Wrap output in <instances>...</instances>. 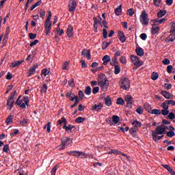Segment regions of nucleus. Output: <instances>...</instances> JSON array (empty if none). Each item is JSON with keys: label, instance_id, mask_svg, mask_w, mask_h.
<instances>
[{"label": "nucleus", "instance_id": "1", "mask_svg": "<svg viewBox=\"0 0 175 175\" xmlns=\"http://www.w3.org/2000/svg\"><path fill=\"white\" fill-rule=\"evenodd\" d=\"M165 133H166V127L163 125H159L157 126L155 131H152V137L156 143H158L163 137V135L159 136L158 135H164Z\"/></svg>", "mask_w": 175, "mask_h": 175}, {"label": "nucleus", "instance_id": "2", "mask_svg": "<svg viewBox=\"0 0 175 175\" xmlns=\"http://www.w3.org/2000/svg\"><path fill=\"white\" fill-rule=\"evenodd\" d=\"M98 81V85H100L102 88H107V87H109V83H107V78L104 74H101L99 75Z\"/></svg>", "mask_w": 175, "mask_h": 175}, {"label": "nucleus", "instance_id": "3", "mask_svg": "<svg viewBox=\"0 0 175 175\" xmlns=\"http://www.w3.org/2000/svg\"><path fill=\"white\" fill-rule=\"evenodd\" d=\"M139 21L142 24V25H148V14L146 12V10H143L139 17Z\"/></svg>", "mask_w": 175, "mask_h": 175}, {"label": "nucleus", "instance_id": "4", "mask_svg": "<svg viewBox=\"0 0 175 175\" xmlns=\"http://www.w3.org/2000/svg\"><path fill=\"white\" fill-rule=\"evenodd\" d=\"M131 87V82L129 81V79L125 77L122 80V83L120 84V88L122 90H125L128 91Z\"/></svg>", "mask_w": 175, "mask_h": 175}, {"label": "nucleus", "instance_id": "5", "mask_svg": "<svg viewBox=\"0 0 175 175\" xmlns=\"http://www.w3.org/2000/svg\"><path fill=\"white\" fill-rule=\"evenodd\" d=\"M67 154L72 157H77V158H79V157H80L81 158H85L87 157V154H85V153L77 150L67 152Z\"/></svg>", "mask_w": 175, "mask_h": 175}, {"label": "nucleus", "instance_id": "6", "mask_svg": "<svg viewBox=\"0 0 175 175\" xmlns=\"http://www.w3.org/2000/svg\"><path fill=\"white\" fill-rule=\"evenodd\" d=\"M76 6H77V2H76V0H70L68 3V9L70 13H75V10H76Z\"/></svg>", "mask_w": 175, "mask_h": 175}, {"label": "nucleus", "instance_id": "7", "mask_svg": "<svg viewBox=\"0 0 175 175\" xmlns=\"http://www.w3.org/2000/svg\"><path fill=\"white\" fill-rule=\"evenodd\" d=\"M51 21H45V33L47 36H50V32H51V25H52Z\"/></svg>", "mask_w": 175, "mask_h": 175}, {"label": "nucleus", "instance_id": "8", "mask_svg": "<svg viewBox=\"0 0 175 175\" xmlns=\"http://www.w3.org/2000/svg\"><path fill=\"white\" fill-rule=\"evenodd\" d=\"M131 59L132 61V63L135 66H137V68L142 66L143 64H140V59L137 56L131 55Z\"/></svg>", "mask_w": 175, "mask_h": 175}, {"label": "nucleus", "instance_id": "9", "mask_svg": "<svg viewBox=\"0 0 175 175\" xmlns=\"http://www.w3.org/2000/svg\"><path fill=\"white\" fill-rule=\"evenodd\" d=\"M16 106H20L21 109H25L27 107L25 106V103H23V100H21V96H19L15 102Z\"/></svg>", "mask_w": 175, "mask_h": 175}, {"label": "nucleus", "instance_id": "10", "mask_svg": "<svg viewBox=\"0 0 175 175\" xmlns=\"http://www.w3.org/2000/svg\"><path fill=\"white\" fill-rule=\"evenodd\" d=\"M39 66L38 64H33L31 68H29L27 77H31L32 75L36 73V69Z\"/></svg>", "mask_w": 175, "mask_h": 175}, {"label": "nucleus", "instance_id": "11", "mask_svg": "<svg viewBox=\"0 0 175 175\" xmlns=\"http://www.w3.org/2000/svg\"><path fill=\"white\" fill-rule=\"evenodd\" d=\"M124 99L127 103V107H130V106H132V105H133V98L132 97V96L127 95L124 97Z\"/></svg>", "mask_w": 175, "mask_h": 175}, {"label": "nucleus", "instance_id": "12", "mask_svg": "<svg viewBox=\"0 0 175 175\" xmlns=\"http://www.w3.org/2000/svg\"><path fill=\"white\" fill-rule=\"evenodd\" d=\"M72 142H73V139L68 137H64L62 139V143L64 146H69Z\"/></svg>", "mask_w": 175, "mask_h": 175}, {"label": "nucleus", "instance_id": "13", "mask_svg": "<svg viewBox=\"0 0 175 175\" xmlns=\"http://www.w3.org/2000/svg\"><path fill=\"white\" fill-rule=\"evenodd\" d=\"M118 37L122 43H124V42L126 41V37H125V34L122 32V31H119L118 32Z\"/></svg>", "mask_w": 175, "mask_h": 175}, {"label": "nucleus", "instance_id": "14", "mask_svg": "<svg viewBox=\"0 0 175 175\" xmlns=\"http://www.w3.org/2000/svg\"><path fill=\"white\" fill-rule=\"evenodd\" d=\"M81 55H84L86 57L87 59L90 61V59H91V50L83 49L81 53Z\"/></svg>", "mask_w": 175, "mask_h": 175}, {"label": "nucleus", "instance_id": "15", "mask_svg": "<svg viewBox=\"0 0 175 175\" xmlns=\"http://www.w3.org/2000/svg\"><path fill=\"white\" fill-rule=\"evenodd\" d=\"M163 167H164L165 169H166V170H167L168 173H170V174L171 175H175V172L174 170H173V168H172V167H170V165L167 164H163L162 165Z\"/></svg>", "mask_w": 175, "mask_h": 175}, {"label": "nucleus", "instance_id": "16", "mask_svg": "<svg viewBox=\"0 0 175 175\" xmlns=\"http://www.w3.org/2000/svg\"><path fill=\"white\" fill-rule=\"evenodd\" d=\"M161 94L165 99H173V94L169 93L167 91H161Z\"/></svg>", "mask_w": 175, "mask_h": 175}, {"label": "nucleus", "instance_id": "17", "mask_svg": "<svg viewBox=\"0 0 175 175\" xmlns=\"http://www.w3.org/2000/svg\"><path fill=\"white\" fill-rule=\"evenodd\" d=\"M102 109H103V105L101 103L98 105L95 104L92 107V110H94L95 111H99V110H102Z\"/></svg>", "mask_w": 175, "mask_h": 175}, {"label": "nucleus", "instance_id": "18", "mask_svg": "<svg viewBox=\"0 0 175 175\" xmlns=\"http://www.w3.org/2000/svg\"><path fill=\"white\" fill-rule=\"evenodd\" d=\"M75 126L72 124H68V126H63V129H65L67 133H70L72 132V129H74Z\"/></svg>", "mask_w": 175, "mask_h": 175}, {"label": "nucleus", "instance_id": "19", "mask_svg": "<svg viewBox=\"0 0 175 175\" xmlns=\"http://www.w3.org/2000/svg\"><path fill=\"white\" fill-rule=\"evenodd\" d=\"M104 100L106 106L110 107L111 105H113V101H111L110 96H107L106 98H105Z\"/></svg>", "mask_w": 175, "mask_h": 175}, {"label": "nucleus", "instance_id": "20", "mask_svg": "<svg viewBox=\"0 0 175 175\" xmlns=\"http://www.w3.org/2000/svg\"><path fill=\"white\" fill-rule=\"evenodd\" d=\"M175 40V34H170L168 37H167L165 40L166 43H170V42H174Z\"/></svg>", "mask_w": 175, "mask_h": 175}, {"label": "nucleus", "instance_id": "21", "mask_svg": "<svg viewBox=\"0 0 175 175\" xmlns=\"http://www.w3.org/2000/svg\"><path fill=\"white\" fill-rule=\"evenodd\" d=\"M102 59L103 61V65H107V63L111 61V58H110L109 55H105Z\"/></svg>", "mask_w": 175, "mask_h": 175}, {"label": "nucleus", "instance_id": "22", "mask_svg": "<svg viewBox=\"0 0 175 175\" xmlns=\"http://www.w3.org/2000/svg\"><path fill=\"white\" fill-rule=\"evenodd\" d=\"M67 36H68V38L73 36V27L72 25L68 26L67 29Z\"/></svg>", "mask_w": 175, "mask_h": 175}, {"label": "nucleus", "instance_id": "23", "mask_svg": "<svg viewBox=\"0 0 175 175\" xmlns=\"http://www.w3.org/2000/svg\"><path fill=\"white\" fill-rule=\"evenodd\" d=\"M135 53L139 57H143V55H144V50L143 49V48H140V47L137 48L135 49Z\"/></svg>", "mask_w": 175, "mask_h": 175}, {"label": "nucleus", "instance_id": "24", "mask_svg": "<svg viewBox=\"0 0 175 175\" xmlns=\"http://www.w3.org/2000/svg\"><path fill=\"white\" fill-rule=\"evenodd\" d=\"M47 75H50V68H44L41 72V77H46Z\"/></svg>", "mask_w": 175, "mask_h": 175}, {"label": "nucleus", "instance_id": "25", "mask_svg": "<svg viewBox=\"0 0 175 175\" xmlns=\"http://www.w3.org/2000/svg\"><path fill=\"white\" fill-rule=\"evenodd\" d=\"M7 106H9L10 110L11 109H13V107L14 106V100H12V98H8L7 100Z\"/></svg>", "mask_w": 175, "mask_h": 175}, {"label": "nucleus", "instance_id": "26", "mask_svg": "<svg viewBox=\"0 0 175 175\" xmlns=\"http://www.w3.org/2000/svg\"><path fill=\"white\" fill-rule=\"evenodd\" d=\"M159 29H161V27H157V26H153L151 29V32H152V35H157V33H158V32H159Z\"/></svg>", "mask_w": 175, "mask_h": 175}, {"label": "nucleus", "instance_id": "27", "mask_svg": "<svg viewBox=\"0 0 175 175\" xmlns=\"http://www.w3.org/2000/svg\"><path fill=\"white\" fill-rule=\"evenodd\" d=\"M120 122V117L117 115H114L112 116V122L113 125H116Z\"/></svg>", "mask_w": 175, "mask_h": 175}, {"label": "nucleus", "instance_id": "28", "mask_svg": "<svg viewBox=\"0 0 175 175\" xmlns=\"http://www.w3.org/2000/svg\"><path fill=\"white\" fill-rule=\"evenodd\" d=\"M24 62V60L14 61L12 63V68H16V66H20Z\"/></svg>", "mask_w": 175, "mask_h": 175}, {"label": "nucleus", "instance_id": "29", "mask_svg": "<svg viewBox=\"0 0 175 175\" xmlns=\"http://www.w3.org/2000/svg\"><path fill=\"white\" fill-rule=\"evenodd\" d=\"M169 105H170L169 100H167L161 104V107H163L164 110H169Z\"/></svg>", "mask_w": 175, "mask_h": 175}, {"label": "nucleus", "instance_id": "30", "mask_svg": "<svg viewBox=\"0 0 175 175\" xmlns=\"http://www.w3.org/2000/svg\"><path fill=\"white\" fill-rule=\"evenodd\" d=\"M132 125H133V126L135 128H137V129H139V128H142V122L137 121V120H135L132 122Z\"/></svg>", "mask_w": 175, "mask_h": 175}, {"label": "nucleus", "instance_id": "31", "mask_svg": "<svg viewBox=\"0 0 175 175\" xmlns=\"http://www.w3.org/2000/svg\"><path fill=\"white\" fill-rule=\"evenodd\" d=\"M121 12H122V5H120L115 10V14L116 16H120Z\"/></svg>", "mask_w": 175, "mask_h": 175}, {"label": "nucleus", "instance_id": "32", "mask_svg": "<svg viewBox=\"0 0 175 175\" xmlns=\"http://www.w3.org/2000/svg\"><path fill=\"white\" fill-rule=\"evenodd\" d=\"M46 128L47 133H50V132H51V123L50 122L44 126V129H46Z\"/></svg>", "mask_w": 175, "mask_h": 175}, {"label": "nucleus", "instance_id": "33", "mask_svg": "<svg viewBox=\"0 0 175 175\" xmlns=\"http://www.w3.org/2000/svg\"><path fill=\"white\" fill-rule=\"evenodd\" d=\"M166 14V10H161L158 13H157V17L159 18H162L163 16Z\"/></svg>", "mask_w": 175, "mask_h": 175}, {"label": "nucleus", "instance_id": "34", "mask_svg": "<svg viewBox=\"0 0 175 175\" xmlns=\"http://www.w3.org/2000/svg\"><path fill=\"white\" fill-rule=\"evenodd\" d=\"M116 104L117 105H120L121 106L125 105V100H124L123 98H118L116 100Z\"/></svg>", "mask_w": 175, "mask_h": 175}, {"label": "nucleus", "instance_id": "35", "mask_svg": "<svg viewBox=\"0 0 175 175\" xmlns=\"http://www.w3.org/2000/svg\"><path fill=\"white\" fill-rule=\"evenodd\" d=\"M48 88L49 87H47V85H46V83H44L40 90V92H42V94H46L47 92Z\"/></svg>", "mask_w": 175, "mask_h": 175}, {"label": "nucleus", "instance_id": "36", "mask_svg": "<svg viewBox=\"0 0 175 175\" xmlns=\"http://www.w3.org/2000/svg\"><path fill=\"white\" fill-rule=\"evenodd\" d=\"M91 92H92V89L91 88V86H88L85 88V95H91Z\"/></svg>", "mask_w": 175, "mask_h": 175}, {"label": "nucleus", "instance_id": "37", "mask_svg": "<svg viewBox=\"0 0 175 175\" xmlns=\"http://www.w3.org/2000/svg\"><path fill=\"white\" fill-rule=\"evenodd\" d=\"M85 120V118L79 116L77 119H75V122H77V124H81L82 122H84Z\"/></svg>", "mask_w": 175, "mask_h": 175}, {"label": "nucleus", "instance_id": "38", "mask_svg": "<svg viewBox=\"0 0 175 175\" xmlns=\"http://www.w3.org/2000/svg\"><path fill=\"white\" fill-rule=\"evenodd\" d=\"M110 44H111V42H103L102 49L106 50V49H107V47H109Z\"/></svg>", "mask_w": 175, "mask_h": 175}, {"label": "nucleus", "instance_id": "39", "mask_svg": "<svg viewBox=\"0 0 175 175\" xmlns=\"http://www.w3.org/2000/svg\"><path fill=\"white\" fill-rule=\"evenodd\" d=\"M150 23H152V27H157V25H159V21L158 19H152L150 21Z\"/></svg>", "mask_w": 175, "mask_h": 175}, {"label": "nucleus", "instance_id": "40", "mask_svg": "<svg viewBox=\"0 0 175 175\" xmlns=\"http://www.w3.org/2000/svg\"><path fill=\"white\" fill-rule=\"evenodd\" d=\"M118 59V57H113V58H112L111 62H110V65H111V66H114V65H116V64H118V62H117Z\"/></svg>", "mask_w": 175, "mask_h": 175}, {"label": "nucleus", "instance_id": "41", "mask_svg": "<svg viewBox=\"0 0 175 175\" xmlns=\"http://www.w3.org/2000/svg\"><path fill=\"white\" fill-rule=\"evenodd\" d=\"M13 122V116L10 115L8 116V118L5 120V123L7 125H9V124H12Z\"/></svg>", "mask_w": 175, "mask_h": 175}, {"label": "nucleus", "instance_id": "42", "mask_svg": "<svg viewBox=\"0 0 175 175\" xmlns=\"http://www.w3.org/2000/svg\"><path fill=\"white\" fill-rule=\"evenodd\" d=\"M135 111H136V113H137V114L142 115V114H143V112L144 111V109H143V108L142 107V106H139V107H138L136 109Z\"/></svg>", "mask_w": 175, "mask_h": 175}, {"label": "nucleus", "instance_id": "43", "mask_svg": "<svg viewBox=\"0 0 175 175\" xmlns=\"http://www.w3.org/2000/svg\"><path fill=\"white\" fill-rule=\"evenodd\" d=\"M10 150V149L9 148V144H5L3 146V152H6V154H8Z\"/></svg>", "mask_w": 175, "mask_h": 175}, {"label": "nucleus", "instance_id": "44", "mask_svg": "<svg viewBox=\"0 0 175 175\" xmlns=\"http://www.w3.org/2000/svg\"><path fill=\"white\" fill-rule=\"evenodd\" d=\"M120 72H121V67H120V66L118 65H115V70H114L115 75H118Z\"/></svg>", "mask_w": 175, "mask_h": 175}, {"label": "nucleus", "instance_id": "45", "mask_svg": "<svg viewBox=\"0 0 175 175\" xmlns=\"http://www.w3.org/2000/svg\"><path fill=\"white\" fill-rule=\"evenodd\" d=\"M75 98H76V100H75L74 104L70 105L71 109H73L74 107H76V106L77 105L79 102H80V98H79V97H76Z\"/></svg>", "mask_w": 175, "mask_h": 175}, {"label": "nucleus", "instance_id": "46", "mask_svg": "<svg viewBox=\"0 0 175 175\" xmlns=\"http://www.w3.org/2000/svg\"><path fill=\"white\" fill-rule=\"evenodd\" d=\"M162 2V0H153V4L154 6H157V8H159L161 6V3Z\"/></svg>", "mask_w": 175, "mask_h": 175}, {"label": "nucleus", "instance_id": "47", "mask_svg": "<svg viewBox=\"0 0 175 175\" xmlns=\"http://www.w3.org/2000/svg\"><path fill=\"white\" fill-rule=\"evenodd\" d=\"M109 154H115V155H120V154H122V152L117 150H111Z\"/></svg>", "mask_w": 175, "mask_h": 175}, {"label": "nucleus", "instance_id": "48", "mask_svg": "<svg viewBox=\"0 0 175 175\" xmlns=\"http://www.w3.org/2000/svg\"><path fill=\"white\" fill-rule=\"evenodd\" d=\"M151 114H155L156 116H159V114H161V110L154 109L152 110Z\"/></svg>", "mask_w": 175, "mask_h": 175}, {"label": "nucleus", "instance_id": "49", "mask_svg": "<svg viewBox=\"0 0 175 175\" xmlns=\"http://www.w3.org/2000/svg\"><path fill=\"white\" fill-rule=\"evenodd\" d=\"M59 167V165H55L51 170V173L52 174H55V173L57 172V169H58Z\"/></svg>", "mask_w": 175, "mask_h": 175}, {"label": "nucleus", "instance_id": "50", "mask_svg": "<svg viewBox=\"0 0 175 175\" xmlns=\"http://www.w3.org/2000/svg\"><path fill=\"white\" fill-rule=\"evenodd\" d=\"M78 94H79V100H80V99H81V100H83V99H84V92H83V91H81V90H79Z\"/></svg>", "mask_w": 175, "mask_h": 175}, {"label": "nucleus", "instance_id": "51", "mask_svg": "<svg viewBox=\"0 0 175 175\" xmlns=\"http://www.w3.org/2000/svg\"><path fill=\"white\" fill-rule=\"evenodd\" d=\"M29 122V119L23 118V120L21 122V124L23 126L27 125L28 122Z\"/></svg>", "mask_w": 175, "mask_h": 175}, {"label": "nucleus", "instance_id": "52", "mask_svg": "<svg viewBox=\"0 0 175 175\" xmlns=\"http://www.w3.org/2000/svg\"><path fill=\"white\" fill-rule=\"evenodd\" d=\"M53 16V14L51 13V10H48V16L45 21H51V17Z\"/></svg>", "mask_w": 175, "mask_h": 175}, {"label": "nucleus", "instance_id": "53", "mask_svg": "<svg viewBox=\"0 0 175 175\" xmlns=\"http://www.w3.org/2000/svg\"><path fill=\"white\" fill-rule=\"evenodd\" d=\"M17 94V91L14 90L11 96L9 97L10 99H12L14 100L16 99V94Z\"/></svg>", "mask_w": 175, "mask_h": 175}, {"label": "nucleus", "instance_id": "54", "mask_svg": "<svg viewBox=\"0 0 175 175\" xmlns=\"http://www.w3.org/2000/svg\"><path fill=\"white\" fill-rule=\"evenodd\" d=\"M107 124H109V125H114L113 123V119L112 118H107L106 120H105Z\"/></svg>", "mask_w": 175, "mask_h": 175}, {"label": "nucleus", "instance_id": "55", "mask_svg": "<svg viewBox=\"0 0 175 175\" xmlns=\"http://www.w3.org/2000/svg\"><path fill=\"white\" fill-rule=\"evenodd\" d=\"M68 65L69 62H65V63L63 64L62 69L64 70H68L69 69V68H68Z\"/></svg>", "mask_w": 175, "mask_h": 175}, {"label": "nucleus", "instance_id": "56", "mask_svg": "<svg viewBox=\"0 0 175 175\" xmlns=\"http://www.w3.org/2000/svg\"><path fill=\"white\" fill-rule=\"evenodd\" d=\"M158 77H159V75H158V73L153 72L152 74V77H151L152 80H157Z\"/></svg>", "mask_w": 175, "mask_h": 175}, {"label": "nucleus", "instance_id": "57", "mask_svg": "<svg viewBox=\"0 0 175 175\" xmlns=\"http://www.w3.org/2000/svg\"><path fill=\"white\" fill-rule=\"evenodd\" d=\"M44 16H46V12L44 11V10L41 9L40 11V16L41 17V18H44Z\"/></svg>", "mask_w": 175, "mask_h": 175}, {"label": "nucleus", "instance_id": "58", "mask_svg": "<svg viewBox=\"0 0 175 175\" xmlns=\"http://www.w3.org/2000/svg\"><path fill=\"white\" fill-rule=\"evenodd\" d=\"M161 111V114L163 116H167L169 114V109H162Z\"/></svg>", "mask_w": 175, "mask_h": 175}, {"label": "nucleus", "instance_id": "59", "mask_svg": "<svg viewBox=\"0 0 175 175\" xmlns=\"http://www.w3.org/2000/svg\"><path fill=\"white\" fill-rule=\"evenodd\" d=\"M167 73H172L173 72V66L169 65L167 66Z\"/></svg>", "mask_w": 175, "mask_h": 175}, {"label": "nucleus", "instance_id": "60", "mask_svg": "<svg viewBox=\"0 0 175 175\" xmlns=\"http://www.w3.org/2000/svg\"><path fill=\"white\" fill-rule=\"evenodd\" d=\"M68 85L70 87H75V79H71L68 81Z\"/></svg>", "mask_w": 175, "mask_h": 175}, {"label": "nucleus", "instance_id": "61", "mask_svg": "<svg viewBox=\"0 0 175 175\" xmlns=\"http://www.w3.org/2000/svg\"><path fill=\"white\" fill-rule=\"evenodd\" d=\"M139 37L142 40H146L147 39V34L145 33H142L140 34Z\"/></svg>", "mask_w": 175, "mask_h": 175}, {"label": "nucleus", "instance_id": "62", "mask_svg": "<svg viewBox=\"0 0 175 175\" xmlns=\"http://www.w3.org/2000/svg\"><path fill=\"white\" fill-rule=\"evenodd\" d=\"M175 135L174 131H168L167 133V137H173Z\"/></svg>", "mask_w": 175, "mask_h": 175}, {"label": "nucleus", "instance_id": "63", "mask_svg": "<svg viewBox=\"0 0 175 175\" xmlns=\"http://www.w3.org/2000/svg\"><path fill=\"white\" fill-rule=\"evenodd\" d=\"M164 88L165 90H171L172 85L170 83H164Z\"/></svg>", "mask_w": 175, "mask_h": 175}, {"label": "nucleus", "instance_id": "64", "mask_svg": "<svg viewBox=\"0 0 175 175\" xmlns=\"http://www.w3.org/2000/svg\"><path fill=\"white\" fill-rule=\"evenodd\" d=\"M167 118L170 120H174V118H175L174 113H173V112L170 113L169 115L167 116Z\"/></svg>", "mask_w": 175, "mask_h": 175}]
</instances>
